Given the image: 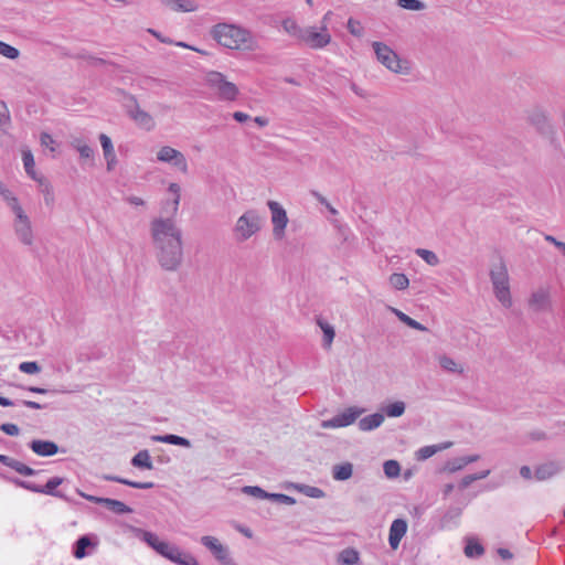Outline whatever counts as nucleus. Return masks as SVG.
<instances>
[{"label":"nucleus","instance_id":"obj_1","mask_svg":"<svg viewBox=\"0 0 565 565\" xmlns=\"http://www.w3.org/2000/svg\"><path fill=\"white\" fill-rule=\"evenodd\" d=\"M156 257L163 270L175 271L183 262L182 231L172 217H157L150 223Z\"/></svg>","mask_w":565,"mask_h":565},{"label":"nucleus","instance_id":"obj_2","mask_svg":"<svg viewBox=\"0 0 565 565\" xmlns=\"http://www.w3.org/2000/svg\"><path fill=\"white\" fill-rule=\"evenodd\" d=\"M211 35L218 44L231 50L254 49L252 33L234 24L218 23L213 26Z\"/></svg>","mask_w":565,"mask_h":565},{"label":"nucleus","instance_id":"obj_3","mask_svg":"<svg viewBox=\"0 0 565 565\" xmlns=\"http://www.w3.org/2000/svg\"><path fill=\"white\" fill-rule=\"evenodd\" d=\"M490 279L495 298L503 307L510 308L512 306V299L510 294L509 274L502 257L498 259V263L492 264L490 269Z\"/></svg>","mask_w":565,"mask_h":565},{"label":"nucleus","instance_id":"obj_4","mask_svg":"<svg viewBox=\"0 0 565 565\" xmlns=\"http://www.w3.org/2000/svg\"><path fill=\"white\" fill-rule=\"evenodd\" d=\"M0 477L3 480L14 484L15 487L22 488L24 490L35 492V493H42V494H46V495L56 497V498H60L67 502L70 501V499L62 491L57 490V487H60L64 482V478H62V477H53V478L49 479L44 486H38L33 482L22 480V479L15 478V477H10L4 473H0Z\"/></svg>","mask_w":565,"mask_h":565},{"label":"nucleus","instance_id":"obj_5","mask_svg":"<svg viewBox=\"0 0 565 565\" xmlns=\"http://www.w3.org/2000/svg\"><path fill=\"white\" fill-rule=\"evenodd\" d=\"M118 93L122 96L121 98V105L126 111V114L141 128L146 130H151L154 127V120L151 117L150 114L142 110L139 107V104L137 102V98L126 93L122 89H119Z\"/></svg>","mask_w":565,"mask_h":565},{"label":"nucleus","instance_id":"obj_6","mask_svg":"<svg viewBox=\"0 0 565 565\" xmlns=\"http://www.w3.org/2000/svg\"><path fill=\"white\" fill-rule=\"evenodd\" d=\"M263 218L256 210H248L241 215L235 224L234 232L237 242H245L260 231Z\"/></svg>","mask_w":565,"mask_h":565},{"label":"nucleus","instance_id":"obj_7","mask_svg":"<svg viewBox=\"0 0 565 565\" xmlns=\"http://www.w3.org/2000/svg\"><path fill=\"white\" fill-rule=\"evenodd\" d=\"M206 84L210 88L214 89L217 94V97L221 100H235L238 95L237 86L226 81L225 76L216 71H211L206 74L205 77Z\"/></svg>","mask_w":565,"mask_h":565},{"label":"nucleus","instance_id":"obj_8","mask_svg":"<svg viewBox=\"0 0 565 565\" xmlns=\"http://www.w3.org/2000/svg\"><path fill=\"white\" fill-rule=\"evenodd\" d=\"M372 46L374 49L377 61L381 62L385 67L394 73H407L408 67L403 66V62L390 46L383 42H373Z\"/></svg>","mask_w":565,"mask_h":565},{"label":"nucleus","instance_id":"obj_9","mask_svg":"<svg viewBox=\"0 0 565 565\" xmlns=\"http://www.w3.org/2000/svg\"><path fill=\"white\" fill-rule=\"evenodd\" d=\"M200 542L222 565H237L231 557L228 547L223 545L216 537L204 535L200 539Z\"/></svg>","mask_w":565,"mask_h":565},{"label":"nucleus","instance_id":"obj_10","mask_svg":"<svg viewBox=\"0 0 565 565\" xmlns=\"http://www.w3.org/2000/svg\"><path fill=\"white\" fill-rule=\"evenodd\" d=\"M267 206L271 213L273 235L275 239H282L288 224L286 210L276 201H268Z\"/></svg>","mask_w":565,"mask_h":565},{"label":"nucleus","instance_id":"obj_11","mask_svg":"<svg viewBox=\"0 0 565 565\" xmlns=\"http://www.w3.org/2000/svg\"><path fill=\"white\" fill-rule=\"evenodd\" d=\"M301 41L308 44L311 49H322L331 42V35L328 32V26L321 25V31L316 28L309 26L301 32Z\"/></svg>","mask_w":565,"mask_h":565},{"label":"nucleus","instance_id":"obj_12","mask_svg":"<svg viewBox=\"0 0 565 565\" xmlns=\"http://www.w3.org/2000/svg\"><path fill=\"white\" fill-rule=\"evenodd\" d=\"M76 492L82 498L86 499L92 503L105 505L109 511H111L115 514L121 515L132 512V509L130 507H128L127 504L119 500L86 494L82 492L79 489H77Z\"/></svg>","mask_w":565,"mask_h":565},{"label":"nucleus","instance_id":"obj_13","mask_svg":"<svg viewBox=\"0 0 565 565\" xmlns=\"http://www.w3.org/2000/svg\"><path fill=\"white\" fill-rule=\"evenodd\" d=\"M13 230L18 239L25 246H31L34 242V234L30 217L24 214L13 220Z\"/></svg>","mask_w":565,"mask_h":565},{"label":"nucleus","instance_id":"obj_14","mask_svg":"<svg viewBox=\"0 0 565 565\" xmlns=\"http://www.w3.org/2000/svg\"><path fill=\"white\" fill-rule=\"evenodd\" d=\"M363 411L358 407H349L341 414L332 417L329 420L322 422L324 428L345 427L353 424Z\"/></svg>","mask_w":565,"mask_h":565},{"label":"nucleus","instance_id":"obj_15","mask_svg":"<svg viewBox=\"0 0 565 565\" xmlns=\"http://www.w3.org/2000/svg\"><path fill=\"white\" fill-rule=\"evenodd\" d=\"M157 159L162 162L172 163L183 172H186L188 170V163L184 154L169 146H164L158 151Z\"/></svg>","mask_w":565,"mask_h":565},{"label":"nucleus","instance_id":"obj_16","mask_svg":"<svg viewBox=\"0 0 565 565\" xmlns=\"http://www.w3.org/2000/svg\"><path fill=\"white\" fill-rule=\"evenodd\" d=\"M462 514V508L459 505H450L447 508L439 518L438 529L448 530L457 526L459 519Z\"/></svg>","mask_w":565,"mask_h":565},{"label":"nucleus","instance_id":"obj_17","mask_svg":"<svg viewBox=\"0 0 565 565\" xmlns=\"http://www.w3.org/2000/svg\"><path fill=\"white\" fill-rule=\"evenodd\" d=\"M529 307L535 312L548 310L551 307L548 290L540 288L536 291L532 292L529 299Z\"/></svg>","mask_w":565,"mask_h":565},{"label":"nucleus","instance_id":"obj_18","mask_svg":"<svg viewBox=\"0 0 565 565\" xmlns=\"http://www.w3.org/2000/svg\"><path fill=\"white\" fill-rule=\"evenodd\" d=\"M31 450L41 457H52L60 450L58 445L52 440L33 439L29 443Z\"/></svg>","mask_w":565,"mask_h":565},{"label":"nucleus","instance_id":"obj_19","mask_svg":"<svg viewBox=\"0 0 565 565\" xmlns=\"http://www.w3.org/2000/svg\"><path fill=\"white\" fill-rule=\"evenodd\" d=\"M407 523L403 519H396L392 522L388 533V543L392 550H396L401 540L406 534Z\"/></svg>","mask_w":565,"mask_h":565},{"label":"nucleus","instance_id":"obj_20","mask_svg":"<svg viewBox=\"0 0 565 565\" xmlns=\"http://www.w3.org/2000/svg\"><path fill=\"white\" fill-rule=\"evenodd\" d=\"M0 462L25 477L35 476L38 473V471L35 469H33V468L26 466L25 463L17 460V459H13L7 455L0 454Z\"/></svg>","mask_w":565,"mask_h":565},{"label":"nucleus","instance_id":"obj_21","mask_svg":"<svg viewBox=\"0 0 565 565\" xmlns=\"http://www.w3.org/2000/svg\"><path fill=\"white\" fill-rule=\"evenodd\" d=\"M561 471V466L556 461H547L539 465L535 469L534 477L537 481H545Z\"/></svg>","mask_w":565,"mask_h":565},{"label":"nucleus","instance_id":"obj_22","mask_svg":"<svg viewBox=\"0 0 565 565\" xmlns=\"http://www.w3.org/2000/svg\"><path fill=\"white\" fill-rule=\"evenodd\" d=\"M529 120L540 134L550 135L552 132L550 120L542 110L532 111L529 116Z\"/></svg>","mask_w":565,"mask_h":565},{"label":"nucleus","instance_id":"obj_23","mask_svg":"<svg viewBox=\"0 0 565 565\" xmlns=\"http://www.w3.org/2000/svg\"><path fill=\"white\" fill-rule=\"evenodd\" d=\"M384 422V415L382 413H374L367 415L359 420V428L362 431L373 430L382 425Z\"/></svg>","mask_w":565,"mask_h":565},{"label":"nucleus","instance_id":"obj_24","mask_svg":"<svg viewBox=\"0 0 565 565\" xmlns=\"http://www.w3.org/2000/svg\"><path fill=\"white\" fill-rule=\"evenodd\" d=\"M103 479L107 480V481L118 482V483L128 486L130 488L140 489V490L152 489L154 487L153 482L132 481V480L125 479V478H121L118 476H113V475H105V476H103Z\"/></svg>","mask_w":565,"mask_h":565},{"label":"nucleus","instance_id":"obj_25","mask_svg":"<svg viewBox=\"0 0 565 565\" xmlns=\"http://www.w3.org/2000/svg\"><path fill=\"white\" fill-rule=\"evenodd\" d=\"M151 439L153 441L181 446V447H185V448L191 447V441L188 438H184V437H181L178 435H173V434L153 435V436H151Z\"/></svg>","mask_w":565,"mask_h":565},{"label":"nucleus","instance_id":"obj_26","mask_svg":"<svg viewBox=\"0 0 565 565\" xmlns=\"http://www.w3.org/2000/svg\"><path fill=\"white\" fill-rule=\"evenodd\" d=\"M95 545L89 535H82L73 545V555L78 559L84 558L87 555L86 548Z\"/></svg>","mask_w":565,"mask_h":565},{"label":"nucleus","instance_id":"obj_27","mask_svg":"<svg viewBox=\"0 0 565 565\" xmlns=\"http://www.w3.org/2000/svg\"><path fill=\"white\" fill-rule=\"evenodd\" d=\"M70 145L72 148L78 151L81 159L90 160L92 164L94 163L95 151L90 146L83 142V140L79 138H73Z\"/></svg>","mask_w":565,"mask_h":565},{"label":"nucleus","instance_id":"obj_28","mask_svg":"<svg viewBox=\"0 0 565 565\" xmlns=\"http://www.w3.org/2000/svg\"><path fill=\"white\" fill-rule=\"evenodd\" d=\"M130 463L139 469H153L152 460L150 454L147 449L138 451L132 458Z\"/></svg>","mask_w":565,"mask_h":565},{"label":"nucleus","instance_id":"obj_29","mask_svg":"<svg viewBox=\"0 0 565 565\" xmlns=\"http://www.w3.org/2000/svg\"><path fill=\"white\" fill-rule=\"evenodd\" d=\"M353 465L351 462H343L335 465L332 468V477L338 481H345L352 477Z\"/></svg>","mask_w":565,"mask_h":565},{"label":"nucleus","instance_id":"obj_30","mask_svg":"<svg viewBox=\"0 0 565 565\" xmlns=\"http://www.w3.org/2000/svg\"><path fill=\"white\" fill-rule=\"evenodd\" d=\"M317 324L320 327V329L323 332V347L330 348L331 343L335 337L334 328L320 317L317 318Z\"/></svg>","mask_w":565,"mask_h":565},{"label":"nucleus","instance_id":"obj_31","mask_svg":"<svg viewBox=\"0 0 565 565\" xmlns=\"http://www.w3.org/2000/svg\"><path fill=\"white\" fill-rule=\"evenodd\" d=\"M295 488L302 494L313 498V499H320L326 495L324 491L318 487H312L308 484L298 483L295 484Z\"/></svg>","mask_w":565,"mask_h":565},{"label":"nucleus","instance_id":"obj_32","mask_svg":"<svg viewBox=\"0 0 565 565\" xmlns=\"http://www.w3.org/2000/svg\"><path fill=\"white\" fill-rule=\"evenodd\" d=\"M359 552L354 548H345L340 553L339 562L341 565H354L359 562Z\"/></svg>","mask_w":565,"mask_h":565},{"label":"nucleus","instance_id":"obj_33","mask_svg":"<svg viewBox=\"0 0 565 565\" xmlns=\"http://www.w3.org/2000/svg\"><path fill=\"white\" fill-rule=\"evenodd\" d=\"M178 546L170 545L167 542L160 541L156 546L154 551L160 554L161 556L166 557L167 559L171 561L173 559V555L178 551Z\"/></svg>","mask_w":565,"mask_h":565},{"label":"nucleus","instance_id":"obj_34","mask_svg":"<svg viewBox=\"0 0 565 565\" xmlns=\"http://www.w3.org/2000/svg\"><path fill=\"white\" fill-rule=\"evenodd\" d=\"M22 161L28 175L38 181L40 178L36 177L34 171V158L30 150H24L22 152Z\"/></svg>","mask_w":565,"mask_h":565},{"label":"nucleus","instance_id":"obj_35","mask_svg":"<svg viewBox=\"0 0 565 565\" xmlns=\"http://www.w3.org/2000/svg\"><path fill=\"white\" fill-rule=\"evenodd\" d=\"M171 562L178 565H199L198 559L190 553H182L179 548L173 555Z\"/></svg>","mask_w":565,"mask_h":565},{"label":"nucleus","instance_id":"obj_36","mask_svg":"<svg viewBox=\"0 0 565 565\" xmlns=\"http://www.w3.org/2000/svg\"><path fill=\"white\" fill-rule=\"evenodd\" d=\"M484 553L483 546L475 540H469L465 546V554L468 557H479Z\"/></svg>","mask_w":565,"mask_h":565},{"label":"nucleus","instance_id":"obj_37","mask_svg":"<svg viewBox=\"0 0 565 565\" xmlns=\"http://www.w3.org/2000/svg\"><path fill=\"white\" fill-rule=\"evenodd\" d=\"M390 284L397 290H404L408 287L409 280L406 275L394 273L390 276Z\"/></svg>","mask_w":565,"mask_h":565},{"label":"nucleus","instance_id":"obj_38","mask_svg":"<svg viewBox=\"0 0 565 565\" xmlns=\"http://www.w3.org/2000/svg\"><path fill=\"white\" fill-rule=\"evenodd\" d=\"M282 28L288 34L294 35V36L298 38L299 40L301 39V35H302L301 32H303V30H305V29H301L297 24V22L290 18H287L282 21Z\"/></svg>","mask_w":565,"mask_h":565},{"label":"nucleus","instance_id":"obj_39","mask_svg":"<svg viewBox=\"0 0 565 565\" xmlns=\"http://www.w3.org/2000/svg\"><path fill=\"white\" fill-rule=\"evenodd\" d=\"M490 475V470H482L480 472H477V473H471V475H467L465 476L461 481H460V489H466L468 488L472 482L477 481V480H481V479H484L487 478L488 476Z\"/></svg>","mask_w":565,"mask_h":565},{"label":"nucleus","instance_id":"obj_40","mask_svg":"<svg viewBox=\"0 0 565 565\" xmlns=\"http://www.w3.org/2000/svg\"><path fill=\"white\" fill-rule=\"evenodd\" d=\"M384 473L387 478H396L401 472V465L396 460H386L383 465Z\"/></svg>","mask_w":565,"mask_h":565},{"label":"nucleus","instance_id":"obj_41","mask_svg":"<svg viewBox=\"0 0 565 565\" xmlns=\"http://www.w3.org/2000/svg\"><path fill=\"white\" fill-rule=\"evenodd\" d=\"M395 313H396L397 318L399 319V321H402L403 323H405L409 328L415 329V330H419V331H426L427 330L426 327H424L422 323H419L418 321L414 320L413 318H411L406 313H404V312H402L399 310H395Z\"/></svg>","mask_w":565,"mask_h":565},{"label":"nucleus","instance_id":"obj_42","mask_svg":"<svg viewBox=\"0 0 565 565\" xmlns=\"http://www.w3.org/2000/svg\"><path fill=\"white\" fill-rule=\"evenodd\" d=\"M405 407L406 406L404 402L397 401L388 404L384 411L388 417H399L405 413Z\"/></svg>","mask_w":565,"mask_h":565},{"label":"nucleus","instance_id":"obj_43","mask_svg":"<svg viewBox=\"0 0 565 565\" xmlns=\"http://www.w3.org/2000/svg\"><path fill=\"white\" fill-rule=\"evenodd\" d=\"M415 253L430 266H437L439 264V258L431 250L425 248H417Z\"/></svg>","mask_w":565,"mask_h":565},{"label":"nucleus","instance_id":"obj_44","mask_svg":"<svg viewBox=\"0 0 565 565\" xmlns=\"http://www.w3.org/2000/svg\"><path fill=\"white\" fill-rule=\"evenodd\" d=\"M397 6L412 11H422L426 8V4L420 0H397Z\"/></svg>","mask_w":565,"mask_h":565},{"label":"nucleus","instance_id":"obj_45","mask_svg":"<svg viewBox=\"0 0 565 565\" xmlns=\"http://www.w3.org/2000/svg\"><path fill=\"white\" fill-rule=\"evenodd\" d=\"M173 6L171 9L181 12H192L196 9L192 0H171Z\"/></svg>","mask_w":565,"mask_h":565},{"label":"nucleus","instance_id":"obj_46","mask_svg":"<svg viewBox=\"0 0 565 565\" xmlns=\"http://www.w3.org/2000/svg\"><path fill=\"white\" fill-rule=\"evenodd\" d=\"M136 531L138 533V536L153 550H154V546L160 542L158 536L152 532L145 531L141 529H136Z\"/></svg>","mask_w":565,"mask_h":565},{"label":"nucleus","instance_id":"obj_47","mask_svg":"<svg viewBox=\"0 0 565 565\" xmlns=\"http://www.w3.org/2000/svg\"><path fill=\"white\" fill-rule=\"evenodd\" d=\"M242 491L258 499H270V493L257 486H245Z\"/></svg>","mask_w":565,"mask_h":565},{"label":"nucleus","instance_id":"obj_48","mask_svg":"<svg viewBox=\"0 0 565 565\" xmlns=\"http://www.w3.org/2000/svg\"><path fill=\"white\" fill-rule=\"evenodd\" d=\"M0 54L7 58L15 60L20 55V51L8 43L0 41Z\"/></svg>","mask_w":565,"mask_h":565},{"label":"nucleus","instance_id":"obj_49","mask_svg":"<svg viewBox=\"0 0 565 565\" xmlns=\"http://www.w3.org/2000/svg\"><path fill=\"white\" fill-rule=\"evenodd\" d=\"M99 141H100L105 158L115 156V150H114L111 139L107 135L100 134Z\"/></svg>","mask_w":565,"mask_h":565},{"label":"nucleus","instance_id":"obj_50","mask_svg":"<svg viewBox=\"0 0 565 565\" xmlns=\"http://www.w3.org/2000/svg\"><path fill=\"white\" fill-rule=\"evenodd\" d=\"M439 364L440 366L446 370V371H449V372H459L461 373L462 370L461 369H458L457 366V363L454 361V359L447 356V355H443L439 358Z\"/></svg>","mask_w":565,"mask_h":565},{"label":"nucleus","instance_id":"obj_51","mask_svg":"<svg viewBox=\"0 0 565 565\" xmlns=\"http://www.w3.org/2000/svg\"><path fill=\"white\" fill-rule=\"evenodd\" d=\"M435 454H437L436 446H434V445L424 446L416 451V459L417 460H426V459L433 457Z\"/></svg>","mask_w":565,"mask_h":565},{"label":"nucleus","instance_id":"obj_52","mask_svg":"<svg viewBox=\"0 0 565 565\" xmlns=\"http://www.w3.org/2000/svg\"><path fill=\"white\" fill-rule=\"evenodd\" d=\"M19 370L26 374H36L41 371V366L35 361H28L20 363Z\"/></svg>","mask_w":565,"mask_h":565},{"label":"nucleus","instance_id":"obj_53","mask_svg":"<svg viewBox=\"0 0 565 565\" xmlns=\"http://www.w3.org/2000/svg\"><path fill=\"white\" fill-rule=\"evenodd\" d=\"M38 181L43 186L42 192L44 194L45 204L51 205L54 201V193L51 185L43 178H40Z\"/></svg>","mask_w":565,"mask_h":565},{"label":"nucleus","instance_id":"obj_54","mask_svg":"<svg viewBox=\"0 0 565 565\" xmlns=\"http://www.w3.org/2000/svg\"><path fill=\"white\" fill-rule=\"evenodd\" d=\"M347 29L353 36L361 38L363 35L361 23L353 18L348 20Z\"/></svg>","mask_w":565,"mask_h":565},{"label":"nucleus","instance_id":"obj_55","mask_svg":"<svg viewBox=\"0 0 565 565\" xmlns=\"http://www.w3.org/2000/svg\"><path fill=\"white\" fill-rule=\"evenodd\" d=\"M8 206L11 209V211L14 213V217L24 215L25 212L22 209V206L19 203V200L15 195H12L9 201H6Z\"/></svg>","mask_w":565,"mask_h":565},{"label":"nucleus","instance_id":"obj_56","mask_svg":"<svg viewBox=\"0 0 565 565\" xmlns=\"http://www.w3.org/2000/svg\"><path fill=\"white\" fill-rule=\"evenodd\" d=\"M168 190L174 194V199L172 201V214H175L180 203V186L177 183H170Z\"/></svg>","mask_w":565,"mask_h":565},{"label":"nucleus","instance_id":"obj_57","mask_svg":"<svg viewBox=\"0 0 565 565\" xmlns=\"http://www.w3.org/2000/svg\"><path fill=\"white\" fill-rule=\"evenodd\" d=\"M270 500L279 502L281 504L292 505L296 503V499L284 494V493H270Z\"/></svg>","mask_w":565,"mask_h":565},{"label":"nucleus","instance_id":"obj_58","mask_svg":"<svg viewBox=\"0 0 565 565\" xmlns=\"http://www.w3.org/2000/svg\"><path fill=\"white\" fill-rule=\"evenodd\" d=\"M10 124V113L7 104L0 100V127L8 126Z\"/></svg>","mask_w":565,"mask_h":565},{"label":"nucleus","instance_id":"obj_59","mask_svg":"<svg viewBox=\"0 0 565 565\" xmlns=\"http://www.w3.org/2000/svg\"><path fill=\"white\" fill-rule=\"evenodd\" d=\"M40 143L43 147L50 148L52 152L55 151V140L49 132H41L40 135Z\"/></svg>","mask_w":565,"mask_h":565},{"label":"nucleus","instance_id":"obj_60","mask_svg":"<svg viewBox=\"0 0 565 565\" xmlns=\"http://www.w3.org/2000/svg\"><path fill=\"white\" fill-rule=\"evenodd\" d=\"M0 430L9 436H17L20 433L19 427L15 424H11V423L1 424Z\"/></svg>","mask_w":565,"mask_h":565},{"label":"nucleus","instance_id":"obj_61","mask_svg":"<svg viewBox=\"0 0 565 565\" xmlns=\"http://www.w3.org/2000/svg\"><path fill=\"white\" fill-rule=\"evenodd\" d=\"M544 239L551 244H553L556 248H558L563 255L565 256V243L564 242H561L558 241L556 237L552 236V235H548V234H545L544 235Z\"/></svg>","mask_w":565,"mask_h":565},{"label":"nucleus","instance_id":"obj_62","mask_svg":"<svg viewBox=\"0 0 565 565\" xmlns=\"http://www.w3.org/2000/svg\"><path fill=\"white\" fill-rule=\"evenodd\" d=\"M25 390L31 393H35V394H47V393H58L60 392L57 390H49V388H44V387H40V386H28Z\"/></svg>","mask_w":565,"mask_h":565},{"label":"nucleus","instance_id":"obj_63","mask_svg":"<svg viewBox=\"0 0 565 565\" xmlns=\"http://www.w3.org/2000/svg\"><path fill=\"white\" fill-rule=\"evenodd\" d=\"M450 465H451L449 467L450 471H457V470L462 469L465 466H467L465 462V459L462 457L456 458Z\"/></svg>","mask_w":565,"mask_h":565},{"label":"nucleus","instance_id":"obj_64","mask_svg":"<svg viewBox=\"0 0 565 565\" xmlns=\"http://www.w3.org/2000/svg\"><path fill=\"white\" fill-rule=\"evenodd\" d=\"M0 195L4 201H9L14 194L0 181Z\"/></svg>","mask_w":565,"mask_h":565}]
</instances>
